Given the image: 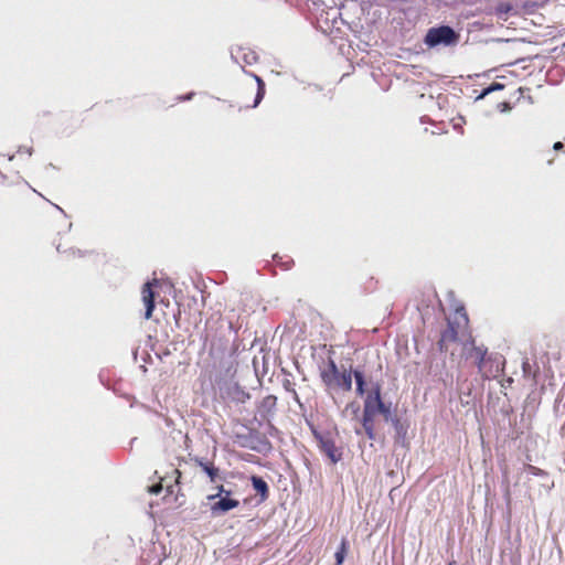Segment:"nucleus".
I'll use <instances>...</instances> for the list:
<instances>
[{"instance_id":"obj_36","label":"nucleus","mask_w":565,"mask_h":565,"mask_svg":"<svg viewBox=\"0 0 565 565\" xmlns=\"http://www.w3.org/2000/svg\"><path fill=\"white\" fill-rule=\"evenodd\" d=\"M28 153L29 156H31L33 153V148L32 147H25V146H20L18 148V153Z\"/></svg>"},{"instance_id":"obj_39","label":"nucleus","mask_w":565,"mask_h":565,"mask_svg":"<svg viewBox=\"0 0 565 565\" xmlns=\"http://www.w3.org/2000/svg\"><path fill=\"white\" fill-rule=\"evenodd\" d=\"M553 150L555 151H562L564 150V143L562 141H556L553 145Z\"/></svg>"},{"instance_id":"obj_11","label":"nucleus","mask_w":565,"mask_h":565,"mask_svg":"<svg viewBox=\"0 0 565 565\" xmlns=\"http://www.w3.org/2000/svg\"><path fill=\"white\" fill-rule=\"evenodd\" d=\"M231 58L236 63H239V61L242 60L244 64L253 65V64L257 63L258 55L256 54V52H254L249 49L245 50L242 46H237L235 49L232 47Z\"/></svg>"},{"instance_id":"obj_44","label":"nucleus","mask_w":565,"mask_h":565,"mask_svg":"<svg viewBox=\"0 0 565 565\" xmlns=\"http://www.w3.org/2000/svg\"><path fill=\"white\" fill-rule=\"evenodd\" d=\"M273 259L274 262L278 265V263L282 262V257L279 256L278 254H274L273 255Z\"/></svg>"},{"instance_id":"obj_28","label":"nucleus","mask_w":565,"mask_h":565,"mask_svg":"<svg viewBox=\"0 0 565 565\" xmlns=\"http://www.w3.org/2000/svg\"><path fill=\"white\" fill-rule=\"evenodd\" d=\"M361 411L360 404L355 401L350 402L345 406V412H351L354 416H356Z\"/></svg>"},{"instance_id":"obj_13","label":"nucleus","mask_w":565,"mask_h":565,"mask_svg":"<svg viewBox=\"0 0 565 565\" xmlns=\"http://www.w3.org/2000/svg\"><path fill=\"white\" fill-rule=\"evenodd\" d=\"M253 490L259 497V502H264L269 497V486L267 481L258 475H252L249 477Z\"/></svg>"},{"instance_id":"obj_20","label":"nucleus","mask_w":565,"mask_h":565,"mask_svg":"<svg viewBox=\"0 0 565 565\" xmlns=\"http://www.w3.org/2000/svg\"><path fill=\"white\" fill-rule=\"evenodd\" d=\"M281 372L286 375V377L282 380V387L286 392L292 393L295 398L298 399V394L295 390V383L289 379L291 373L285 369H281Z\"/></svg>"},{"instance_id":"obj_3","label":"nucleus","mask_w":565,"mask_h":565,"mask_svg":"<svg viewBox=\"0 0 565 565\" xmlns=\"http://www.w3.org/2000/svg\"><path fill=\"white\" fill-rule=\"evenodd\" d=\"M376 415H381L384 422H390L398 415L397 405L392 401L385 399L382 392V384L379 381L372 383L367 393Z\"/></svg>"},{"instance_id":"obj_50","label":"nucleus","mask_w":565,"mask_h":565,"mask_svg":"<svg viewBox=\"0 0 565 565\" xmlns=\"http://www.w3.org/2000/svg\"><path fill=\"white\" fill-rule=\"evenodd\" d=\"M462 311H463L462 316H463L466 319H468V316H467V313H466V311H465V309H463V308H462Z\"/></svg>"},{"instance_id":"obj_23","label":"nucleus","mask_w":565,"mask_h":565,"mask_svg":"<svg viewBox=\"0 0 565 565\" xmlns=\"http://www.w3.org/2000/svg\"><path fill=\"white\" fill-rule=\"evenodd\" d=\"M354 433L356 435H362V433H364L365 436L367 437V439H370V440H376V438H377V435L375 431V426L371 427V428L370 427L369 428H355Z\"/></svg>"},{"instance_id":"obj_26","label":"nucleus","mask_w":565,"mask_h":565,"mask_svg":"<svg viewBox=\"0 0 565 565\" xmlns=\"http://www.w3.org/2000/svg\"><path fill=\"white\" fill-rule=\"evenodd\" d=\"M310 431L313 436V438L317 440V443H320L323 438L327 437V435L322 434L313 424L307 422Z\"/></svg>"},{"instance_id":"obj_38","label":"nucleus","mask_w":565,"mask_h":565,"mask_svg":"<svg viewBox=\"0 0 565 565\" xmlns=\"http://www.w3.org/2000/svg\"><path fill=\"white\" fill-rule=\"evenodd\" d=\"M446 342H447V341H446V340H444V339L440 337V339H439V341H438V343H437V344H438V349H439V351H441V352H446V351H447Z\"/></svg>"},{"instance_id":"obj_21","label":"nucleus","mask_w":565,"mask_h":565,"mask_svg":"<svg viewBox=\"0 0 565 565\" xmlns=\"http://www.w3.org/2000/svg\"><path fill=\"white\" fill-rule=\"evenodd\" d=\"M217 492L215 494L207 495V500H216V498H228L232 497L233 491L231 489H226L223 484L216 487Z\"/></svg>"},{"instance_id":"obj_15","label":"nucleus","mask_w":565,"mask_h":565,"mask_svg":"<svg viewBox=\"0 0 565 565\" xmlns=\"http://www.w3.org/2000/svg\"><path fill=\"white\" fill-rule=\"evenodd\" d=\"M227 395L233 402L239 404H244L250 398V394L237 382L227 387Z\"/></svg>"},{"instance_id":"obj_7","label":"nucleus","mask_w":565,"mask_h":565,"mask_svg":"<svg viewBox=\"0 0 565 565\" xmlns=\"http://www.w3.org/2000/svg\"><path fill=\"white\" fill-rule=\"evenodd\" d=\"M159 286V280H148L142 285L141 294L142 301L145 305V319H150L152 317L153 310L156 308V297L157 292L154 290L156 287Z\"/></svg>"},{"instance_id":"obj_40","label":"nucleus","mask_w":565,"mask_h":565,"mask_svg":"<svg viewBox=\"0 0 565 565\" xmlns=\"http://www.w3.org/2000/svg\"><path fill=\"white\" fill-rule=\"evenodd\" d=\"M243 71H244L245 74L250 75L255 79L256 83H258L259 79H263L259 75H257V74H255L253 72H248V71H246L244 68H243Z\"/></svg>"},{"instance_id":"obj_29","label":"nucleus","mask_w":565,"mask_h":565,"mask_svg":"<svg viewBox=\"0 0 565 565\" xmlns=\"http://www.w3.org/2000/svg\"><path fill=\"white\" fill-rule=\"evenodd\" d=\"M265 94H266V90H257L256 89L254 103L252 105L253 108H256L262 103V100L265 97Z\"/></svg>"},{"instance_id":"obj_6","label":"nucleus","mask_w":565,"mask_h":565,"mask_svg":"<svg viewBox=\"0 0 565 565\" xmlns=\"http://www.w3.org/2000/svg\"><path fill=\"white\" fill-rule=\"evenodd\" d=\"M277 397L275 395L265 396L257 405L255 419H258L259 424L268 423L276 413Z\"/></svg>"},{"instance_id":"obj_47","label":"nucleus","mask_w":565,"mask_h":565,"mask_svg":"<svg viewBox=\"0 0 565 565\" xmlns=\"http://www.w3.org/2000/svg\"><path fill=\"white\" fill-rule=\"evenodd\" d=\"M495 41L497 42H509L510 40H508V39H497Z\"/></svg>"},{"instance_id":"obj_9","label":"nucleus","mask_w":565,"mask_h":565,"mask_svg":"<svg viewBox=\"0 0 565 565\" xmlns=\"http://www.w3.org/2000/svg\"><path fill=\"white\" fill-rule=\"evenodd\" d=\"M319 450L331 461V463L335 465L342 460L343 452L342 449L335 446L334 440L327 436L320 443H318Z\"/></svg>"},{"instance_id":"obj_24","label":"nucleus","mask_w":565,"mask_h":565,"mask_svg":"<svg viewBox=\"0 0 565 565\" xmlns=\"http://www.w3.org/2000/svg\"><path fill=\"white\" fill-rule=\"evenodd\" d=\"M526 471L530 475L535 476V477H542L543 478V477H547L548 476V473L545 470H543V469H541L539 467L532 466V465L527 466Z\"/></svg>"},{"instance_id":"obj_22","label":"nucleus","mask_w":565,"mask_h":565,"mask_svg":"<svg viewBox=\"0 0 565 565\" xmlns=\"http://www.w3.org/2000/svg\"><path fill=\"white\" fill-rule=\"evenodd\" d=\"M56 250L58 253H67V254L72 255V256H77V257H84V256H86V255L92 253L89 250H84V249L73 248V247L70 248V249L62 250L60 244L56 246Z\"/></svg>"},{"instance_id":"obj_35","label":"nucleus","mask_w":565,"mask_h":565,"mask_svg":"<svg viewBox=\"0 0 565 565\" xmlns=\"http://www.w3.org/2000/svg\"><path fill=\"white\" fill-rule=\"evenodd\" d=\"M471 396V390L469 388L468 392H461L460 393V399L462 404H469L468 397Z\"/></svg>"},{"instance_id":"obj_34","label":"nucleus","mask_w":565,"mask_h":565,"mask_svg":"<svg viewBox=\"0 0 565 565\" xmlns=\"http://www.w3.org/2000/svg\"><path fill=\"white\" fill-rule=\"evenodd\" d=\"M522 371L524 376H527L531 373V365L527 359L522 362Z\"/></svg>"},{"instance_id":"obj_12","label":"nucleus","mask_w":565,"mask_h":565,"mask_svg":"<svg viewBox=\"0 0 565 565\" xmlns=\"http://www.w3.org/2000/svg\"><path fill=\"white\" fill-rule=\"evenodd\" d=\"M376 416L377 415L374 411L371 399H370L369 395L366 394V396L364 397V401H363L362 416L360 419L361 426H362L361 428L374 427Z\"/></svg>"},{"instance_id":"obj_18","label":"nucleus","mask_w":565,"mask_h":565,"mask_svg":"<svg viewBox=\"0 0 565 565\" xmlns=\"http://www.w3.org/2000/svg\"><path fill=\"white\" fill-rule=\"evenodd\" d=\"M440 337L446 341L456 342L458 340L457 326L449 321L447 328L441 332Z\"/></svg>"},{"instance_id":"obj_1","label":"nucleus","mask_w":565,"mask_h":565,"mask_svg":"<svg viewBox=\"0 0 565 565\" xmlns=\"http://www.w3.org/2000/svg\"><path fill=\"white\" fill-rule=\"evenodd\" d=\"M320 379L328 388H338L343 392L352 390V372L350 366L343 364L339 367L332 358H328L327 365L320 370Z\"/></svg>"},{"instance_id":"obj_17","label":"nucleus","mask_w":565,"mask_h":565,"mask_svg":"<svg viewBox=\"0 0 565 565\" xmlns=\"http://www.w3.org/2000/svg\"><path fill=\"white\" fill-rule=\"evenodd\" d=\"M505 87L504 84L502 83H499V82H492L491 84H489L487 87L482 88L481 92L479 93V95L475 98L476 102L478 100H481L483 98H486L488 95L494 93V92H499V90H503Z\"/></svg>"},{"instance_id":"obj_2","label":"nucleus","mask_w":565,"mask_h":565,"mask_svg":"<svg viewBox=\"0 0 565 565\" xmlns=\"http://www.w3.org/2000/svg\"><path fill=\"white\" fill-rule=\"evenodd\" d=\"M460 41V33L451 25L440 23L427 30L423 43L428 49H436L438 46L451 47L456 46Z\"/></svg>"},{"instance_id":"obj_48","label":"nucleus","mask_w":565,"mask_h":565,"mask_svg":"<svg viewBox=\"0 0 565 565\" xmlns=\"http://www.w3.org/2000/svg\"><path fill=\"white\" fill-rule=\"evenodd\" d=\"M447 565H457V563L455 561H450L447 563Z\"/></svg>"},{"instance_id":"obj_4","label":"nucleus","mask_w":565,"mask_h":565,"mask_svg":"<svg viewBox=\"0 0 565 565\" xmlns=\"http://www.w3.org/2000/svg\"><path fill=\"white\" fill-rule=\"evenodd\" d=\"M467 344H471V350L467 354V358H475V362L479 371L483 370L487 361L494 362L497 365V371H499V367L505 363L504 358L500 354H491L487 359L488 348L484 345H476L473 338H470L466 345Z\"/></svg>"},{"instance_id":"obj_37","label":"nucleus","mask_w":565,"mask_h":565,"mask_svg":"<svg viewBox=\"0 0 565 565\" xmlns=\"http://www.w3.org/2000/svg\"><path fill=\"white\" fill-rule=\"evenodd\" d=\"M162 490V486L161 484H152L149 487V492L152 493V494H159Z\"/></svg>"},{"instance_id":"obj_5","label":"nucleus","mask_w":565,"mask_h":565,"mask_svg":"<svg viewBox=\"0 0 565 565\" xmlns=\"http://www.w3.org/2000/svg\"><path fill=\"white\" fill-rule=\"evenodd\" d=\"M352 372V380L355 383V394L360 397H365L374 383L366 372L364 364H358L356 366L350 365Z\"/></svg>"},{"instance_id":"obj_10","label":"nucleus","mask_w":565,"mask_h":565,"mask_svg":"<svg viewBox=\"0 0 565 565\" xmlns=\"http://www.w3.org/2000/svg\"><path fill=\"white\" fill-rule=\"evenodd\" d=\"M212 503L210 505V511L213 516H221L225 513L230 512L233 509H236L239 505V501L237 499L228 498H216V500H210Z\"/></svg>"},{"instance_id":"obj_51","label":"nucleus","mask_w":565,"mask_h":565,"mask_svg":"<svg viewBox=\"0 0 565 565\" xmlns=\"http://www.w3.org/2000/svg\"><path fill=\"white\" fill-rule=\"evenodd\" d=\"M524 89H525V88H523V87H520V88H519V90H520L521 93H522Z\"/></svg>"},{"instance_id":"obj_31","label":"nucleus","mask_w":565,"mask_h":565,"mask_svg":"<svg viewBox=\"0 0 565 565\" xmlns=\"http://www.w3.org/2000/svg\"><path fill=\"white\" fill-rule=\"evenodd\" d=\"M501 414L504 416V417H510L511 414L513 413V407L510 403L508 404H503L501 406V409H500Z\"/></svg>"},{"instance_id":"obj_32","label":"nucleus","mask_w":565,"mask_h":565,"mask_svg":"<svg viewBox=\"0 0 565 565\" xmlns=\"http://www.w3.org/2000/svg\"><path fill=\"white\" fill-rule=\"evenodd\" d=\"M498 109L500 113H508L512 109V106L509 102H502L498 104Z\"/></svg>"},{"instance_id":"obj_42","label":"nucleus","mask_w":565,"mask_h":565,"mask_svg":"<svg viewBox=\"0 0 565 565\" xmlns=\"http://www.w3.org/2000/svg\"><path fill=\"white\" fill-rule=\"evenodd\" d=\"M257 84V90H266V84L264 79H259Z\"/></svg>"},{"instance_id":"obj_30","label":"nucleus","mask_w":565,"mask_h":565,"mask_svg":"<svg viewBox=\"0 0 565 565\" xmlns=\"http://www.w3.org/2000/svg\"><path fill=\"white\" fill-rule=\"evenodd\" d=\"M294 259L291 257H287L286 260L282 259V262L278 263V266L284 270H288L294 266Z\"/></svg>"},{"instance_id":"obj_16","label":"nucleus","mask_w":565,"mask_h":565,"mask_svg":"<svg viewBox=\"0 0 565 565\" xmlns=\"http://www.w3.org/2000/svg\"><path fill=\"white\" fill-rule=\"evenodd\" d=\"M349 548H350V543H349L348 539L342 537V540L334 553V558H335L334 565H342L344 563V559L348 555Z\"/></svg>"},{"instance_id":"obj_27","label":"nucleus","mask_w":565,"mask_h":565,"mask_svg":"<svg viewBox=\"0 0 565 565\" xmlns=\"http://www.w3.org/2000/svg\"><path fill=\"white\" fill-rule=\"evenodd\" d=\"M310 431L313 436V438L317 440V443H320L323 438L327 437V435L322 434L313 424L307 422Z\"/></svg>"},{"instance_id":"obj_45","label":"nucleus","mask_w":565,"mask_h":565,"mask_svg":"<svg viewBox=\"0 0 565 565\" xmlns=\"http://www.w3.org/2000/svg\"><path fill=\"white\" fill-rule=\"evenodd\" d=\"M54 206L64 215V216H67L66 213L64 212V210L62 207H60L58 205L54 204Z\"/></svg>"},{"instance_id":"obj_41","label":"nucleus","mask_w":565,"mask_h":565,"mask_svg":"<svg viewBox=\"0 0 565 565\" xmlns=\"http://www.w3.org/2000/svg\"><path fill=\"white\" fill-rule=\"evenodd\" d=\"M452 128L455 130L459 131L460 134H463V128H462V124L461 122H454Z\"/></svg>"},{"instance_id":"obj_49","label":"nucleus","mask_w":565,"mask_h":565,"mask_svg":"<svg viewBox=\"0 0 565 565\" xmlns=\"http://www.w3.org/2000/svg\"><path fill=\"white\" fill-rule=\"evenodd\" d=\"M137 440L136 437H134L131 440H130V445H135V441Z\"/></svg>"},{"instance_id":"obj_33","label":"nucleus","mask_w":565,"mask_h":565,"mask_svg":"<svg viewBox=\"0 0 565 565\" xmlns=\"http://www.w3.org/2000/svg\"><path fill=\"white\" fill-rule=\"evenodd\" d=\"M195 93L194 92H189L186 94H183V95H179L177 97V100L178 102H189L191 100L193 97H194Z\"/></svg>"},{"instance_id":"obj_43","label":"nucleus","mask_w":565,"mask_h":565,"mask_svg":"<svg viewBox=\"0 0 565 565\" xmlns=\"http://www.w3.org/2000/svg\"><path fill=\"white\" fill-rule=\"evenodd\" d=\"M470 1H471V0H468L467 2H470ZM450 2H454V0H449V2H448V1L437 0V1H436V6H437V7L448 6Z\"/></svg>"},{"instance_id":"obj_14","label":"nucleus","mask_w":565,"mask_h":565,"mask_svg":"<svg viewBox=\"0 0 565 565\" xmlns=\"http://www.w3.org/2000/svg\"><path fill=\"white\" fill-rule=\"evenodd\" d=\"M193 460L201 470L209 477L211 482H215L220 477V469L210 460L202 457H194Z\"/></svg>"},{"instance_id":"obj_19","label":"nucleus","mask_w":565,"mask_h":565,"mask_svg":"<svg viewBox=\"0 0 565 565\" xmlns=\"http://www.w3.org/2000/svg\"><path fill=\"white\" fill-rule=\"evenodd\" d=\"M513 10V6L510 2H500L495 7V15L501 21H507V14Z\"/></svg>"},{"instance_id":"obj_46","label":"nucleus","mask_w":565,"mask_h":565,"mask_svg":"<svg viewBox=\"0 0 565 565\" xmlns=\"http://www.w3.org/2000/svg\"><path fill=\"white\" fill-rule=\"evenodd\" d=\"M179 319H180V311L174 315V320H175V323L179 324Z\"/></svg>"},{"instance_id":"obj_8","label":"nucleus","mask_w":565,"mask_h":565,"mask_svg":"<svg viewBox=\"0 0 565 565\" xmlns=\"http://www.w3.org/2000/svg\"><path fill=\"white\" fill-rule=\"evenodd\" d=\"M394 429V443L395 445L405 447L408 445L407 441V433L409 429V422L407 418H403L399 415H396L393 419L388 422Z\"/></svg>"},{"instance_id":"obj_25","label":"nucleus","mask_w":565,"mask_h":565,"mask_svg":"<svg viewBox=\"0 0 565 565\" xmlns=\"http://www.w3.org/2000/svg\"><path fill=\"white\" fill-rule=\"evenodd\" d=\"M310 431L313 436V438L317 440V443H320L323 438L327 437V435L322 434L313 424L307 422Z\"/></svg>"}]
</instances>
